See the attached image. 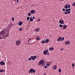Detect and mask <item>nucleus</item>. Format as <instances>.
<instances>
[{"label": "nucleus", "instance_id": "nucleus-10", "mask_svg": "<svg viewBox=\"0 0 75 75\" xmlns=\"http://www.w3.org/2000/svg\"><path fill=\"white\" fill-rule=\"evenodd\" d=\"M1 65H4L5 64V63L3 61H1L0 62Z\"/></svg>", "mask_w": 75, "mask_h": 75}, {"label": "nucleus", "instance_id": "nucleus-52", "mask_svg": "<svg viewBox=\"0 0 75 75\" xmlns=\"http://www.w3.org/2000/svg\"><path fill=\"white\" fill-rule=\"evenodd\" d=\"M6 32H8V30H6Z\"/></svg>", "mask_w": 75, "mask_h": 75}, {"label": "nucleus", "instance_id": "nucleus-42", "mask_svg": "<svg viewBox=\"0 0 75 75\" xmlns=\"http://www.w3.org/2000/svg\"><path fill=\"white\" fill-rule=\"evenodd\" d=\"M14 18H12V21H13V20H14Z\"/></svg>", "mask_w": 75, "mask_h": 75}, {"label": "nucleus", "instance_id": "nucleus-4", "mask_svg": "<svg viewBox=\"0 0 75 75\" xmlns=\"http://www.w3.org/2000/svg\"><path fill=\"white\" fill-rule=\"evenodd\" d=\"M35 70L33 68L30 69L28 71L29 73H32V72H33V73H35Z\"/></svg>", "mask_w": 75, "mask_h": 75}, {"label": "nucleus", "instance_id": "nucleus-41", "mask_svg": "<svg viewBox=\"0 0 75 75\" xmlns=\"http://www.w3.org/2000/svg\"><path fill=\"white\" fill-rule=\"evenodd\" d=\"M62 10H63V11H65V9H64V8H63V9H62Z\"/></svg>", "mask_w": 75, "mask_h": 75}, {"label": "nucleus", "instance_id": "nucleus-22", "mask_svg": "<svg viewBox=\"0 0 75 75\" xmlns=\"http://www.w3.org/2000/svg\"><path fill=\"white\" fill-rule=\"evenodd\" d=\"M12 24L10 23L9 25V26L10 27H11L12 26Z\"/></svg>", "mask_w": 75, "mask_h": 75}, {"label": "nucleus", "instance_id": "nucleus-46", "mask_svg": "<svg viewBox=\"0 0 75 75\" xmlns=\"http://www.w3.org/2000/svg\"><path fill=\"white\" fill-rule=\"evenodd\" d=\"M68 10L69 11H71V9L70 8H69L68 9Z\"/></svg>", "mask_w": 75, "mask_h": 75}, {"label": "nucleus", "instance_id": "nucleus-30", "mask_svg": "<svg viewBox=\"0 0 75 75\" xmlns=\"http://www.w3.org/2000/svg\"><path fill=\"white\" fill-rule=\"evenodd\" d=\"M22 30V28H20L19 29V31H21Z\"/></svg>", "mask_w": 75, "mask_h": 75}, {"label": "nucleus", "instance_id": "nucleus-5", "mask_svg": "<svg viewBox=\"0 0 75 75\" xmlns=\"http://www.w3.org/2000/svg\"><path fill=\"white\" fill-rule=\"evenodd\" d=\"M64 21L63 19H62L61 20L60 19L59 20V23L61 24H63L64 23Z\"/></svg>", "mask_w": 75, "mask_h": 75}, {"label": "nucleus", "instance_id": "nucleus-31", "mask_svg": "<svg viewBox=\"0 0 75 75\" xmlns=\"http://www.w3.org/2000/svg\"><path fill=\"white\" fill-rule=\"evenodd\" d=\"M73 6H75V2L73 4Z\"/></svg>", "mask_w": 75, "mask_h": 75}, {"label": "nucleus", "instance_id": "nucleus-15", "mask_svg": "<svg viewBox=\"0 0 75 75\" xmlns=\"http://www.w3.org/2000/svg\"><path fill=\"white\" fill-rule=\"evenodd\" d=\"M65 44H66L67 45H69V41H67L65 42Z\"/></svg>", "mask_w": 75, "mask_h": 75}, {"label": "nucleus", "instance_id": "nucleus-8", "mask_svg": "<svg viewBox=\"0 0 75 75\" xmlns=\"http://www.w3.org/2000/svg\"><path fill=\"white\" fill-rule=\"evenodd\" d=\"M62 38V37H59L58 38L57 40L58 41H59L61 40Z\"/></svg>", "mask_w": 75, "mask_h": 75}, {"label": "nucleus", "instance_id": "nucleus-13", "mask_svg": "<svg viewBox=\"0 0 75 75\" xmlns=\"http://www.w3.org/2000/svg\"><path fill=\"white\" fill-rule=\"evenodd\" d=\"M23 22L22 21L19 22V25L20 26H21L23 24Z\"/></svg>", "mask_w": 75, "mask_h": 75}, {"label": "nucleus", "instance_id": "nucleus-33", "mask_svg": "<svg viewBox=\"0 0 75 75\" xmlns=\"http://www.w3.org/2000/svg\"><path fill=\"white\" fill-rule=\"evenodd\" d=\"M72 67H74L75 66V64H74V63L72 64Z\"/></svg>", "mask_w": 75, "mask_h": 75}, {"label": "nucleus", "instance_id": "nucleus-48", "mask_svg": "<svg viewBox=\"0 0 75 75\" xmlns=\"http://www.w3.org/2000/svg\"><path fill=\"white\" fill-rule=\"evenodd\" d=\"M60 50H63V49H62V48Z\"/></svg>", "mask_w": 75, "mask_h": 75}, {"label": "nucleus", "instance_id": "nucleus-19", "mask_svg": "<svg viewBox=\"0 0 75 75\" xmlns=\"http://www.w3.org/2000/svg\"><path fill=\"white\" fill-rule=\"evenodd\" d=\"M49 41V40H48L47 39H46L45 40V42L46 43H47Z\"/></svg>", "mask_w": 75, "mask_h": 75}, {"label": "nucleus", "instance_id": "nucleus-9", "mask_svg": "<svg viewBox=\"0 0 75 75\" xmlns=\"http://www.w3.org/2000/svg\"><path fill=\"white\" fill-rule=\"evenodd\" d=\"M30 13H31L34 14L35 13H36V11H35L34 10H33L30 11Z\"/></svg>", "mask_w": 75, "mask_h": 75}, {"label": "nucleus", "instance_id": "nucleus-11", "mask_svg": "<svg viewBox=\"0 0 75 75\" xmlns=\"http://www.w3.org/2000/svg\"><path fill=\"white\" fill-rule=\"evenodd\" d=\"M49 51H52V50H54V47H50V48L49 49Z\"/></svg>", "mask_w": 75, "mask_h": 75}, {"label": "nucleus", "instance_id": "nucleus-45", "mask_svg": "<svg viewBox=\"0 0 75 75\" xmlns=\"http://www.w3.org/2000/svg\"><path fill=\"white\" fill-rule=\"evenodd\" d=\"M46 51H47V52H48V51H49V50H45Z\"/></svg>", "mask_w": 75, "mask_h": 75}, {"label": "nucleus", "instance_id": "nucleus-21", "mask_svg": "<svg viewBox=\"0 0 75 75\" xmlns=\"http://www.w3.org/2000/svg\"><path fill=\"white\" fill-rule=\"evenodd\" d=\"M4 70L3 69H1L0 70V73H2V72H3L4 71Z\"/></svg>", "mask_w": 75, "mask_h": 75}, {"label": "nucleus", "instance_id": "nucleus-26", "mask_svg": "<svg viewBox=\"0 0 75 75\" xmlns=\"http://www.w3.org/2000/svg\"><path fill=\"white\" fill-rule=\"evenodd\" d=\"M36 40H39V37H36Z\"/></svg>", "mask_w": 75, "mask_h": 75}, {"label": "nucleus", "instance_id": "nucleus-28", "mask_svg": "<svg viewBox=\"0 0 75 75\" xmlns=\"http://www.w3.org/2000/svg\"><path fill=\"white\" fill-rule=\"evenodd\" d=\"M59 26L60 27H61V28H62V25L59 24Z\"/></svg>", "mask_w": 75, "mask_h": 75}, {"label": "nucleus", "instance_id": "nucleus-25", "mask_svg": "<svg viewBox=\"0 0 75 75\" xmlns=\"http://www.w3.org/2000/svg\"><path fill=\"white\" fill-rule=\"evenodd\" d=\"M30 17H27V21H28L30 19Z\"/></svg>", "mask_w": 75, "mask_h": 75}, {"label": "nucleus", "instance_id": "nucleus-36", "mask_svg": "<svg viewBox=\"0 0 75 75\" xmlns=\"http://www.w3.org/2000/svg\"><path fill=\"white\" fill-rule=\"evenodd\" d=\"M28 60H31L32 59H31V58H30V57L29 58H28Z\"/></svg>", "mask_w": 75, "mask_h": 75}, {"label": "nucleus", "instance_id": "nucleus-43", "mask_svg": "<svg viewBox=\"0 0 75 75\" xmlns=\"http://www.w3.org/2000/svg\"><path fill=\"white\" fill-rule=\"evenodd\" d=\"M71 13V11H68V13Z\"/></svg>", "mask_w": 75, "mask_h": 75}, {"label": "nucleus", "instance_id": "nucleus-34", "mask_svg": "<svg viewBox=\"0 0 75 75\" xmlns=\"http://www.w3.org/2000/svg\"><path fill=\"white\" fill-rule=\"evenodd\" d=\"M40 21V19H38L37 20V21H38V22H39Z\"/></svg>", "mask_w": 75, "mask_h": 75}, {"label": "nucleus", "instance_id": "nucleus-6", "mask_svg": "<svg viewBox=\"0 0 75 75\" xmlns=\"http://www.w3.org/2000/svg\"><path fill=\"white\" fill-rule=\"evenodd\" d=\"M34 31H36L37 32H39L40 31V29L39 28H38L35 29V30H34Z\"/></svg>", "mask_w": 75, "mask_h": 75}, {"label": "nucleus", "instance_id": "nucleus-1", "mask_svg": "<svg viewBox=\"0 0 75 75\" xmlns=\"http://www.w3.org/2000/svg\"><path fill=\"white\" fill-rule=\"evenodd\" d=\"M6 34V33H5V29H3L0 32V39H3L4 38L9 37V33L8 32V33L6 35H5ZM4 36L3 37L2 36Z\"/></svg>", "mask_w": 75, "mask_h": 75}, {"label": "nucleus", "instance_id": "nucleus-7", "mask_svg": "<svg viewBox=\"0 0 75 75\" xmlns=\"http://www.w3.org/2000/svg\"><path fill=\"white\" fill-rule=\"evenodd\" d=\"M63 28H62L63 30H64L66 29L67 28V25H63Z\"/></svg>", "mask_w": 75, "mask_h": 75}, {"label": "nucleus", "instance_id": "nucleus-49", "mask_svg": "<svg viewBox=\"0 0 75 75\" xmlns=\"http://www.w3.org/2000/svg\"><path fill=\"white\" fill-rule=\"evenodd\" d=\"M49 52H47V55H49Z\"/></svg>", "mask_w": 75, "mask_h": 75}, {"label": "nucleus", "instance_id": "nucleus-47", "mask_svg": "<svg viewBox=\"0 0 75 75\" xmlns=\"http://www.w3.org/2000/svg\"><path fill=\"white\" fill-rule=\"evenodd\" d=\"M33 18L34 19H35V17H33Z\"/></svg>", "mask_w": 75, "mask_h": 75}, {"label": "nucleus", "instance_id": "nucleus-27", "mask_svg": "<svg viewBox=\"0 0 75 75\" xmlns=\"http://www.w3.org/2000/svg\"><path fill=\"white\" fill-rule=\"evenodd\" d=\"M28 15L29 16H30L31 15V14L30 13H28Z\"/></svg>", "mask_w": 75, "mask_h": 75}, {"label": "nucleus", "instance_id": "nucleus-12", "mask_svg": "<svg viewBox=\"0 0 75 75\" xmlns=\"http://www.w3.org/2000/svg\"><path fill=\"white\" fill-rule=\"evenodd\" d=\"M51 64V63H50V62H48V63L46 64V65L47 66V67H49L50 65Z\"/></svg>", "mask_w": 75, "mask_h": 75}, {"label": "nucleus", "instance_id": "nucleus-2", "mask_svg": "<svg viewBox=\"0 0 75 75\" xmlns=\"http://www.w3.org/2000/svg\"><path fill=\"white\" fill-rule=\"evenodd\" d=\"M16 45V46H19L21 45V41L20 40H18V41L15 42Z\"/></svg>", "mask_w": 75, "mask_h": 75}, {"label": "nucleus", "instance_id": "nucleus-18", "mask_svg": "<svg viewBox=\"0 0 75 75\" xmlns=\"http://www.w3.org/2000/svg\"><path fill=\"white\" fill-rule=\"evenodd\" d=\"M33 21V19L32 18H30V21L31 22H32Z\"/></svg>", "mask_w": 75, "mask_h": 75}, {"label": "nucleus", "instance_id": "nucleus-14", "mask_svg": "<svg viewBox=\"0 0 75 75\" xmlns=\"http://www.w3.org/2000/svg\"><path fill=\"white\" fill-rule=\"evenodd\" d=\"M57 68V66H54L53 68V70H55Z\"/></svg>", "mask_w": 75, "mask_h": 75}, {"label": "nucleus", "instance_id": "nucleus-37", "mask_svg": "<svg viewBox=\"0 0 75 75\" xmlns=\"http://www.w3.org/2000/svg\"><path fill=\"white\" fill-rule=\"evenodd\" d=\"M45 43V41H42V43L44 44Z\"/></svg>", "mask_w": 75, "mask_h": 75}, {"label": "nucleus", "instance_id": "nucleus-39", "mask_svg": "<svg viewBox=\"0 0 75 75\" xmlns=\"http://www.w3.org/2000/svg\"><path fill=\"white\" fill-rule=\"evenodd\" d=\"M37 56H34V59L35 58H37Z\"/></svg>", "mask_w": 75, "mask_h": 75}, {"label": "nucleus", "instance_id": "nucleus-50", "mask_svg": "<svg viewBox=\"0 0 75 75\" xmlns=\"http://www.w3.org/2000/svg\"><path fill=\"white\" fill-rule=\"evenodd\" d=\"M46 75V74H43L42 75Z\"/></svg>", "mask_w": 75, "mask_h": 75}, {"label": "nucleus", "instance_id": "nucleus-54", "mask_svg": "<svg viewBox=\"0 0 75 75\" xmlns=\"http://www.w3.org/2000/svg\"><path fill=\"white\" fill-rule=\"evenodd\" d=\"M11 62H10V63H11Z\"/></svg>", "mask_w": 75, "mask_h": 75}, {"label": "nucleus", "instance_id": "nucleus-24", "mask_svg": "<svg viewBox=\"0 0 75 75\" xmlns=\"http://www.w3.org/2000/svg\"><path fill=\"white\" fill-rule=\"evenodd\" d=\"M59 72H60V73H61V69H58Z\"/></svg>", "mask_w": 75, "mask_h": 75}, {"label": "nucleus", "instance_id": "nucleus-44", "mask_svg": "<svg viewBox=\"0 0 75 75\" xmlns=\"http://www.w3.org/2000/svg\"><path fill=\"white\" fill-rule=\"evenodd\" d=\"M16 1L17 2V3H19L18 0H16Z\"/></svg>", "mask_w": 75, "mask_h": 75}, {"label": "nucleus", "instance_id": "nucleus-51", "mask_svg": "<svg viewBox=\"0 0 75 75\" xmlns=\"http://www.w3.org/2000/svg\"><path fill=\"white\" fill-rule=\"evenodd\" d=\"M12 0L13 1H14L15 0V3H16V0Z\"/></svg>", "mask_w": 75, "mask_h": 75}, {"label": "nucleus", "instance_id": "nucleus-23", "mask_svg": "<svg viewBox=\"0 0 75 75\" xmlns=\"http://www.w3.org/2000/svg\"><path fill=\"white\" fill-rule=\"evenodd\" d=\"M64 13L65 15H67L68 14V12L66 11H64Z\"/></svg>", "mask_w": 75, "mask_h": 75}, {"label": "nucleus", "instance_id": "nucleus-32", "mask_svg": "<svg viewBox=\"0 0 75 75\" xmlns=\"http://www.w3.org/2000/svg\"><path fill=\"white\" fill-rule=\"evenodd\" d=\"M64 37H63L62 39V41H63L64 40Z\"/></svg>", "mask_w": 75, "mask_h": 75}, {"label": "nucleus", "instance_id": "nucleus-38", "mask_svg": "<svg viewBox=\"0 0 75 75\" xmlns=\"http://www.w3.org/2000/svg\"><path fill=\"white\" fill-rule=\"evenodd\" d=\"M44 68H47V66H45Z\"/></svg>", "mask_w": 75, "mask_h": 75}, {"label": "nucleus", "instance_id": "nucleus-3", "mask_svg": "<svg viewBox=\"0 0 75 75\" xmlns=\"http://www.w3.org/2000/svg\"><path fill=\"white\" fill-rule=\"evenodd\" d=\"M44 63V60L42 59L38 63V65L39 66L40 65V64L42 65Z\"/></svg>", "mask_w": 75, "mask_h": 75}, {"label": "nucleus", "instance_id": "nucleus-16", "mask_svg": "<svg viewBox=\"0 0 75 75\" xmlns=\"http://www.w3.org/2000/svg\"><path fill=\"white\" fill-rule=\"evenodd\" d=\"M31 58L32 60H34L35 59V58H34V56H31L30 57Z\"/></svg>", "mask_w": 75, "mask_h": 75}, {"label": "nucleus", "instance_id": "nucleus-17", "mask_svg": "<svg viewBox=\"0 0 75 75\" xmlns=\"http://www.w3.org/2000/svg\"><path fill=\"white\" fill-rule=\"evenodd\" d=\"M47 54V52L46 50H45L43 52V54L44 55H46Z\"/></svg>", "mask_w": 75, "mask_h": 75}, {"label": "nucleus", "instance_id": "nucleus-29", "mask_svg": "<svg viewBox=\"0 0 75 75\" xmlns=\"http://www.w3.org/2000/svg\"><path fill=\"white\" fill-rule=\"evenodd\" d=\"M31 40V39H29L28 40V43L29 44H30V43L29 42V41L30 40Z\"/></svg>", "mask_w": 75, "mask_h": 75}, {"label": "nucleus", "instance_id": "nucleus-53", "mask_svg": "<svg viewBox=\"0 0 75 75\" xmlns=\"http://www.w3.org/2000/svg\"><path fill=\"white\" fill-rule=\"evenodd\" d=\"M7 62H8V63H9V61H8Z\"/></svg>", "mask_w": 75, "mask_h": 75}, {"label": "nucleus", "instance_id": "nucleus-35", "mask_svg": "<svg viewBox=\"0 0 75 75\" xmlns=\"http://www.w3.org/2000/svg\"><path fill=\"white\" fill-rule=\"evenodd\" d=\"M66 12H67L68 11V9H67L65 10Z\"/></svg>", "mask_w": 75, "mask_h": 75}, {"label": "nucleus", "instance_id": "nucleus-20", "mask_svg": "<svg viewBox=\"0 0 75 75\" xmlns=\"http://www.w3.org/2000/svg\"><path fill=\"white\" fill-rule=\"evenodd\" d=\"M65 9H67L68 8V4L66 5L65 6V7H64Z\"/></svg>", "mask_w": 75, "mask_h": 75}, {"label": "nucleus", "instance_id": "nucleus-40", "mask_svg": "<svg viewBox=\"0 0 75 75\" xmlns=\"http://www.w3.org/2000/svg\"><path fill=\"white\" fill-rule=\"evenodd\" d=\"M68 8H70V5H68Z\"/></svg>", "mask_w": 75, "mask_h": 75}]
</instances>
